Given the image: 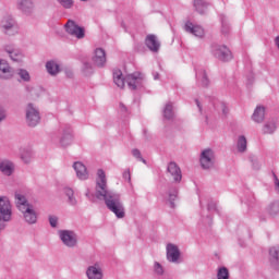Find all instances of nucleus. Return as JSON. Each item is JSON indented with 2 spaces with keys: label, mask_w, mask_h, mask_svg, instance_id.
Here are the masks:
<instances>
[{
  "label": "nucleus",
  "mask_w": 279,
  "mask_h": 279,
  "mask_svg": "<svg viewBox=\"0 0 279 279\" xmlns=\"http://www.w3.org/2000/svg\"><path fill=\"white\" fill-rule=\"evenodd\" d=\"M97 197H104L107 207L111 213L116 214L118 219H123L125 217V211H123V205L119 199V195H112V193L108 192V185L106 183V172L104 170H98L97 172Z\"/></svg>",
  "instance_id": "obj_1"
},
{
  "label": "nucleus",
  "mask_w": 279,
  "mask_h": 279,
  "mask_svg": "<svg viewBox=\"0 0 279 279\" xmlns=\"http://www.w3.org/2000/svg\"><path fill=\"white\" fill-rule=\"evenodd\" d=\"M12 219V205L5 196L0 197V230L5 228V221Z\"/></svg>",
  "instance_id": "obj_2"
},
{
  "label": "nucleus",
  "mask_w": 279,
  "mask_h": 279,
  "mask_svg": "<svg viewBox=\"0 0 279 279\" xmlns=\"http://www.w3.org/2000/svg\"><path fill=\"white\" fill-rule=\"evenodd\" d=\"M26 121L31 128H36V124L40 123V113L32 104L26 107Z\"/></svg>",
  "instance_id": "obj_3"
},
{
  "label": "nucleus",
  "mask_w": 279,
  "mask_h": 279,
  "mask_svg": "<svg viewBox=\"0 0 279 279\" xmlns=\"http://www.w3.org/2000/svg\"><path fill=\"white\" fill-rule=\"evenodd\" d=\"M60 239L68 247H75L77 245V235L73 231L63 230L59 232Z\"/></svg>",
  "instance_id": "obj_4"
},
{
  "label": "nucleus",
  "mask_w": 279,
  "mask_h": 279,
  "mask_svg": "<svg viewBox=\"0 0 279 279\" xmlns=\"http://www.w3.org/2000/svg\"><path fill=\"white\" fill-rule=\"evenodd\" d=\"M201 165L203 169H210L215 165V153L213 149L207 148L201 154Z\"/></svg>",
  "instance_id": "obj_5"
},
{
  "label": "nucleus",
  "mask_w": 279,
  "mask_h": 279,
  "mask_svg": "<svg viewBox=\"0 0 279 279\" xmlns=\"http://www.w3.org/2000/svg\"><path fill=\"white\" fill-rule=\"evenodd\" d=\"M167 175L172 180V182H181L182 170L180 169V166L175 162H170L167 167Z\"/></svg>",
  "instance_id": "obj_6"
},
{
  "label": "nucleus",
  "mask_w": 279,
  "mask_h": 279,
  "mask_svg": "<svg viewBox=\"0 0 279 279\" xmlns=\"http://www.w3.org/2000/svg\"><path fill=\"white\" fill-rule=\"evenodd\" d=\"M65 32L70 34V36H74V38L82 39L84 38V28L77 26L72 20H69L65 24Z\"/></svg>",
  "instance_id": "obj_7"
},
{
  "label": "nucleus",
  "mask_w": 279,
  "mask_h": 279,
  "mask_svg": "<svg viewBox=\"0 0 279 279\" xmlns=\"http://www.w3.org/2000/svg\"><path fill=\"white\" fill-rule=\"evenodd\" d=\"M1 27L9 36H14L15 34H19V26L14 24V20L12 17L7 16L3 17L1 21Z\"/></svg>",
  "instance_id": "obj_8"
},
{
  "label": "nucleus",
  "mask_w": 279,
  "mask_h": 279,
  "mask_svg": "<svg viewBox=\"0 0 279 279\" xmlns=\"http://www.w3.org/2000/svg\"><path fill=\"white\" fill-rule=\"evenodd\" d=\"M215 56L218 60H222L223 62H228V60H232V52L226 46H219L215 50Z\"/></svg>",
  "instance_id": "obj_9"
},
{
  "label": "nucleus",
  "mask_w": 279,
  "mask_h": 279,
  "mask_svg": "<svg viewBox=\"0 0 279 279\" xmlns=\"http://www.w3.org/2000/svg\"><path fill=\"white\" fill-rule=\"evenodd\" d=\"M86 275L88 279H104V271L101 270V267H99L98 264L89 266L87 268Z\"/></svg>",
  "instance_id": "obj_10"
},
{
  "label": "nucleus",
  "mask_w": 279,
  "mask_h": 279,
  "mask_svg": "<svg viewBox=\"0 0 279 279\" xmlns=\"http://www.w3.org/2000/svg\"><path fill=\"white\" fill-rule=\"evenodd\" d=\"M167 258L170 263H178V258H180V250L178 246L173 244L167 245Z\"/></svg>",
  "instance_id": "obj_11"
},
{
  "label": "nucleus",
  "mask_w": 279,
  "mask_h": 279,
  "mask_svg": "<svg viewBox=\"0 0 279 279\" xmlns=\"http://www.w3.org/2000/svg\"><path fill=\"white\" fill-rule=\"evenodd\" d=\"M73 167L76 171L78 180H88V170L86 169V166H84V163L76 161L74 162Z\"/></svg>",
  "instance_id": "obj_12"
},
{
  "label": "nucleus",
  "mask_w": 279,
  "mask_h": 279,
  "mask_svg": "<svg viewBox=\"0 0 279 279\" xmlns=\"http://www.w3.org/2000/svg\"><path fill=\"white\" fill-rule=\"evenodd\" d=\"M93 62L96 66H104L106 64V51L101 48L95 50Z\"/></svg>",
  "instance_id": "obj_13"
},
{
  "label": "nucleus",
  "mask_w": 279,
  "mask_h": 279,
  "mask_svg": "<svg viewBox=\"0 0 279 279\" xmlns=\"http://www.w3.org/2000/svg\"><path fill=\"white\" fill-rule=\"evenodd\" d=\"M113 82L118 88H125V82H128V76H123L121 70H114L113 72Z\"/></svg>",
  "instance_id": "obj_14"
},
{
  "label": "nucleus",
  "mask_w": 279,
  "mask_h": 279,
  "mask_svg": "<svg viewBox=\"0 0 279 279\" xmlns=\"http://www.w3.org/2000/svg\"><path fill=\"white\" fill-rule=\"evenodd\" d=\"M185 31L190 32V34L195 35L197 38H204V28L202 26H195L193 23L187 22L185 24Z\"/></svg>",
  "instance_id": "obj_15"
},
{
  "label": "nucleus",
  "mask_w": 279,
  "mask_h": 279,
  "mask_svg": "<svg viewBox=\"0 0 279 279\" xmlns=\"http://www.w3.org/2000/svg\"><path fill=\"white\" fill-rule=\"evenodd\" d=\"M15 199H16V206L19 210H21V213H25V210H29V208L32 207V205L27 203V199L25 198V196L21 194H15Z\"/></svg>",
  "instance_id": "obj_16"
},
{
  "label": "nucleus",
  "mask_w": 279,
  "mask_h": 279,
  "mask_svg": "<svg viewBox=\"0 0 279 279\" xmlns=\"http://www.w3.org/2000/svg\"><path fill=\"white\" fill-rule=\"evenodd\" d=\"M146 46L150 51H158L160 49V43L158 41V38L156 35H148L146 37Z\"/></svg>",
  "instance_id": "obj_17"
},
{
  "label": "nucleus",
  "mask_w": 279,
  "mask_h": 279,
  "mask_svg": "<svg viewBox=\"0 0 279 279\" xmlns=\"http://www.w3.org/2000/svg\"><path fill=\"white\" fill-rule=\"evenodd\" d=\"M270 263L275 269H279V247L272 246L269 251Z\"/></svg>",
  "instance_id": "obj_18"
},
{
  "label": "nucleus",
  "mask_w": 279,
  "mask_h": 279,
  "mask_svg": "<svg viewBox=\"0 0 279 279\" xmlns=\"http://www.w3.org/2000/svg\"><path fill=\"white\" fill-rule=\"evenodd\" d=\"M252 119L255 121V123H263V121H265V107L257 106L252 116Z\"/></svg>",
  "instance_id": "obj_19"
},
{
  "label": "nucleus",
  "mask_w": 279,
  "mask_h": 279,
  "mask_svg": "<svg viewBox=\"0 0 279 279\" xmlns=\"http://www.w3.org/2000/svg\"><path fill=\"white\" fill-rule=\"evenodd\" d=\"M0 171L4 175H12L14 173V165L9 160H3L0 162Z\"/></svg>",
  "instance_id": "obj_20"
},
{
  "label": "nucleus",
  "mask_w": 279,
  "mask_h": 279,
  "mask_svg": "<svg viewBox=\"0 0 279 279\" xmlns=\"http://www.w3.org/2000/svg\"><path fill=\"white\" fill-rule=\"evenodd\" d=\"M141 77L136 76V74L126 75V83L131 90H136V86L138 85Z\"/></svg>",
  "instance_id": "obj_21"
},
{
  "label": "nucleus",
  "mask_w": 279,
  "mask_h": 279,
  "mask_svg": "<svg viewBox=\"0 0 279 279\" xmlns=\"http://www.w3.org/2000/svg\"><path fill=\"white\" fill-rule=\"evenodd\" d=\"M46 69L50 75H58L60 73V65L56 61H48L46 63Z\"/></svg>",
  "instance_id": "obj_22"
},
{
  "label": "nucleus",
  "mask_w": 279,
  "mask_h": 279,
  "mask_svg": "<svg viewBox=\"0 0 279 279\" xmlns=\"http://www.w3.org/2000/svg\"><path fill=\"white\" fill-rule=\"evenodd\" d=\"M22 213L24 214V218L27 221V223H34L36 221V211H34L33 206L29 207V210H24Z\"/></svg>",
  "instance_id": "obj_23"
},
{
  "label": "nucleus",
  "mask_w": 279,
  "mask_h": 279,
  "mask_svg": "<svg viewBox=\"0 0 279 279\" xmlns=\"http://www.w3.org/2000/svg\"><path fill=\"white\" fill-rule=\"evenodd\" d=\"M194 8L199 14H205V12L208 10V4H206L204 0H194Z\"/></svg>",
  "instance_id": "obj_24"
},
{
  "label": "nucleus",
  "mask_w": 279,
  "mask_h": 279,
  "mask_svg": "<svg viewBox=\"0 0 279 279\" xmlns=\"http://www.w3.org/2000/svg\"><path fill=\"white\" fill-rule=\"evenodd\" d=\"M17 5L22 12H27V10H32L34 8L32 0H19Z\"/></svg>",
  "instance_id": "obj_25"
},
{
  "label": "nucleus",
  "mask_w": 279,
  "mask_h": 279,
  "mask_svg": "<svg viewBox=\"0 0 279 279\" xmlns=\"http://www.w3.org/2000/svg\"><path fill=\"white\" fill-rule=\"evenodd\" d=\"M10 76V65L7 64L5 61L0 60V77H9Z\"/></svg>",
  "instance_id": "obj_26"
},
{
  "label": "nucleus",
  "mask_w": 279,
  "mask_h": 279,
  "mask_svg": "<svg viewBox=\"0 0 279 279\" xmlns=\"http://www.w3.org/2000/svg\"><path fill=\"white\" fill-rule=\"evenodd\" d=\"M247 150V138L245 136L241 135L238 138V151L243 153Z\"/></svg>",
  "instance_id": "obj_27"
},
{
  "label": "nucleus",
  "mask_w": 279,
  "mask_h": 279,
  "mask_svg": "<svg viewBox=\"0 0 279 279\" xmlns=\"http://www.w3.org/2000/svg\"><path fill=\"white\" fill-rule=\"evenodd\" d=\"M217 279H230V271L226 267H220L217 272Z\"/></svg>",
  "instance_id": "obj_28"
},
{
  "label": "nucleus",
  "mask_w": 279,
  "mask_h": 279,
  "mask_svg": "<svg viewBox=\"0 0 279 279\" xmlns=\"http://www.w3.org/2000/svg\"><path fill=\"white\" fill-rule=\"evenodd\" d=\"M17 75L21 77V80H23V82H29V80L32 78L29 76V72H27V70H19L17 71Z\"/></svg>",
  "instance_id": "obj_29"
},
{
  "label": "nucleus",
  "mask_w": 279,
  "mask_h": 279,
  "mask_svg": "<svg viewBox=\"0 0 279 279\" xmlns=\"http://www.w3.org/2000/svg\"><path fill=\"white\" fill-rule=\"evenodd\" d=\"M268 213L272 216L278 215L279 214V201L272 203L269 208H268Z\"/></svg>",
  "instance_id": "obj_30"
},
{
  "label": "nucleus",
  "mask_w": 279,
  "mask_h": 279,
  "mask_svg": "<svg viewBox=\"0 0 279 279\" xmlns=\"http://www.w3.org/2000/svg\"><path fill=\"white\" fill-rule=\"evenodd\" d=\"M8 53L10 54V58L14 60V62H21L23 54L16 53V50H7Z\"/></svg>",
  "instance_id": "obj_31"
},
{
  "label": "nucleus",
  "mask_w": 279,
  "mask_h": 279,
  "mask_svg": "<svg viewBox=\"0 0 279 279\" xmlns=\"http://www.w3.org/2000/svg\"><path fill=\"white\" fill-rule=\"evenodd\" d=\"M163 117L166 119H171L173 117V106L167 105L163 110Z\"/></svg>",
  "instance_id": "obj_32"
},
{
  "label": "nucleus",
  "mask_w": 279,
  "mask_h": 279,
  "mask_svg": "<svg viewBox=\"0 0 279 279\" xmlns=\"http://www.w3.org/2000/svg\"><path fill=\"white\" fill-rule=\"evenodd\" d=\"M57 1L65 10H71V8H73V0H57Z\"/></svg>",
  "instance_id": "obj_33"
},
{
  "label": "nucleus",
  "mask_w": 279,
  "mask_h": 279,
  "mask_svg": "<svg viewBox=\"0 0 279 279\" xmlns=\"http://www.w3.org/2000/svg\"><path fill=\"white\" fill-rule=\"evenodd\" d=\"M276 130V124H265L264 126V134H272V132Z\"/></svg>",
  "instance_id": "obj_34"
},
{
  "label": "nucleus",
  "mask_w": 279,
  "mask_h": 279,
  "mask_svg": "<svg viewBox=\"0 0 279 279\" xmlns=\"http://www.w3.org/2000/svg\"><path fill=\"white\" fill-rule=\"evenodd\" d=\"M155 272L158 276H162V274H165V269L162 268V265H160V263L158 262L155 263Z\"/></svg>",
  "instance_id": "obj_35"
},
{
  "label": "nucleus",
  "mask_w": 279,
  "mask_h": 279,
  "mask_svg": "<svg viewBox=\"0 0 279 279\" xmlns=\"http://www.w3.org/2000/svg\"><path fill=\"white\" fill-rule=\"evenodd\" d=\"M178 197V191H173V193L169 194V202L171 207L173 208L175 205L173 204V202H175V198Z\"/></svg>",
  "instance_id": "obj_36"
},
{
  "label": "nucleus",
  "mask_w": 279,
  "mask_h": 279,
  "mask_svg": "<svg viewBox=\"0 0 279 279\" xmlns=\"http://www.w3.org/2000/svg\"><path fill=\"white\" fill-rule=\"evenodd\" d=\"M65 194L68 195L70 203L75 204V199H73V190L72 189H65Z\"/></svg>",
  "instance_id": "obj_37"
},
{
  "label": "nucleus",
  "mask_w": 279,
  "mask_h": 279,
  "mask_svg": "<svg viewBox=\"0 0 279 279\" xmlns=\"http://www.w3.org/2000/svg\"><path fill=\"white\" fill-rule=\"evenodd\" d=\"M49 221H50V226H51L52 228H56V227L58 226V218L51 216V217L49 218Z\"/></svg>",
  "instance_id": "obj_38"
},
{
  "label": "nucleus",
  "mask_w": 279,
  "mask_h": 279,
  "mask_svg": "<svg viewBox=\"0 0 279 279\" xmlns=\"http://www.w3.org/2000/svg\"><path fill=\"white\" fill-rule=\"evenodd\" d=\"M123 178H124V180H128V182H130V180H132V177L130 174V170H125L123 172Z\"/></svg>",
  "instance_id": "obj_39"
},
{
  "label": "nucleus",
  "mask_w": 279,
  "mask_h": 279,
  "mask_svg": "<svg viewBox=\"0 0 279 279\" xmlns=\"http://www.w3.org/2000/svg\"><path fill=\"white\" fill-rule=\"evenodd\" d=\"M3 119H5V110L0 107V121H3Z\"/></svg>",
  "instance_id": "obj_40"
},
{
  "label": "nucleus",
  "mask_w": 279,
  "mask_h": 279,
  "mask_svg": "<svg viewBox=\"0 0 279 279\" xmlns=\"http://www.w3.org/2000/svg\"><path fill=\"white\" fill-rule=\"evenodd\" d=\"M132 154H133V156H134L135 158H141V150H138V149H133Z\"/></svg>",
  "instance_id": "obj_41"
},
{
  "label": "nucleus",
  "mask_w": 279,
  "mask_h": 279,
  "mask_svg": "<svg viewBox=\"0 0 279 279\" xmlns=\"http://www.w3.org/2000/svg\"><path fill=\"white\" fill-rule=\"evenodd\" d=\"M275 184H276L277 189H279V180H278V177H275Z\"/></svg>",
  "instance_id": "obj_42"
},
{
  "label": "nucleus",
  "mask_w": 279,
  "mask_h": 279,
  "mask_svg": "<svg viewBox=\"0 0 279 279\" xmlns=\"http://www.w3.org/2000/svg\"><path fill=\"white\" fill-rule=\"evenodd\" d=\"M86 69H90V65L88 63H85L83 71H86Z\"/></svg>",
  "instance_id": "obj_43"
},
{
  "label": "nucleus",
  "mask_w": 279,
  "mask_h": 279,
  "mask_svg": "<svg viewBox=\"0 0 279 279\" xmlns=\"http://www.w3.org/2000/svg\"><path fill=\"white\" fill-rule=\"evenodd\" d=\"M155 80H158V75H157V76H155Z\"/></svg>",
  "instance_id": "obj_44"
},
{
  "label": "nucleus",
  "mask_w": 279,
  "mask_h": 279,
  "mask_svg": "<svg viewBox=\"0 0 279 279\" xmlns=\"http://www.w3.org/2000/svg\"><path fill=\"white\" fill-rule=\"evenodd\" d=\"M81 1H88V0H81Z\"/></svg>",
  "instance_id": "obj_45"
}]
</instances>
